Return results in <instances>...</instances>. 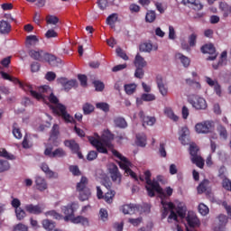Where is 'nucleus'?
Returning a JSON list of instances; mask_svg holds the SVG:
<instances>
[{
  "label": "nucleus",
  "instance_id": "1",
  "mask_svg": "<svg viewBox=\"0 0 231 231\" xmlns=\"http://www.w3.org/2000/svg\"><path fill=\"white\" fill-rule=\"evenodd\" d=\"M115 139V135L111 134L109 130L105 131L103 134V139L98 140L93 136H88V140L95 147L97 151V152H100L101 154H107V149H110L112 152V154L116 156V158H118L121 162H118V165L120 169H123L125 171V174L129 171L131 168V162L127 160L126 157L123 156L121 153L118 152V151L115 150V145L111 143V140Z\"/></svg>",
  "mask_w": 231,
  "mask_h": 231
},
{
  "label": "nucleus",
  "instance_id": "2",
  "mask_svg": "<svg viewBox=\"0 0 231 231\" xmlns=\"http://www.w3.org/2000/svg\"><path fill=\"white\" fill-rule=\"evenodd\" d=\"M10 82H14V84H18L19 87L23 89V91H29L31 93V96H32L33 98H36V100H44V94L48 93V90L50 89L49 86H42L39 88V92L33 90V87L32 85H24L19 79L17 78H11Z\"/></svg>",
  "mask_w": 231,
  "mask_h": 231
},
{
  "label": "nucleus",
  "instance_id": "3",
  "mask_svg": "<svg viewBox=\"0 0 231 231\" xmlns=\"http://www.w3.org/2000/svg\"><path fill=\"white\" fill-rule=\"evenodd\" d=\"M29 56L31 59H33V60H39V62H48V64L52 66V68L59 66V59L55 55L44 52L43 51L31 50L29 51Z\"/></svg>",
  "mask_w": 231,
  "mask_h": 231
},
{
  "label": "nucleus",
  "instance_id": "4",
  "mask_svg": "<svg viewBox=\"0 0 231 231\" xmlns=\"http://www.w3.org/2000/svg\"><path fill=\"white\" fill-rule=\"evenodd\" d=\"M151 176H152L151 171H144V180L147 185L145 189L148 192V196L150 198H154V196H156L154 192H158V194H162V196H165V193H163V189L160 186V183H158V181H152L151 180Z\"/></svg>",
  "mask_w": 231,
  "mask_h": 231
},
{
  "label": "nucleus",
  "instance_id": "5",
  "mask_svg": "<svg viewBox=\"0 0 231 231\" xmlns=\"http://www.w3.org/2000/svg\"><path fill=\"white\" fill-rule=\"evenodd\" d=\"M161 205L162 206V219H165V217H168V223H172L173 221H178V214L174 212V209L176 208V206H174V203L172 202H167L165 199H162ZM170 212V215H169Z\"/></svg>",
  "mask_w": 231,
  "mask_h": 231
},
{
  "label": "nucleus",
  "instance_id": "6",
  "mask_svg": "<svg viewBox=\"0 0 231 231\" xmlns=\"http://www.w3.org/2000/svg\"><path fill=\"white\" fill-rule=\"evenodd\" d=\"M51 109L52 110V113H54V115L61 116L66 124H77L75 118H73L71 115L68 114V111L66 110V106L58 103L56 106H51Z\"/></svg>",
  "mask_w": 231,
  "mask_h": 231
},
{
  "label": "nucleus",
  "instance_id": "7",
  "mask_svg": "<svg viewBox=\"0 0 231 231\" xmlns=\"http://www.w3.org/2000/svg\"><path fill=\"white\" fill-rule=\"evenodd\" d=\"M76 190L79 192L80 201H88L91 196V190L88 188V178L81 177L80 181L77 183Z\"/></svg>",
  "mask_w": 231,
  "mask_h": 231
},
{
  "label": "nucleus",
  "instance_id": "8",
  "mask_svg": "<svg viewBox=\"0 0 231 231\" xmlns=\"http://www.w3.org/2000/svg\"><path fill=\"white\" fill-rule=\"evenodd\" d=\"M214 121H204L198 123L195 125V131L199 134H208V133H212L214 131Z\"/></svg>",
  "mask_w": 231,
  "mask_h": 231
},
{
  "label": "nucleus",
  "instance_id": "9",
  "mask_svg": "<svg viewBox=\"0 0 231 231\" xmlns=\"http://www.w3.org/2000/svg\"><path fill=\"white\" fill-rule=\"evenodd\" d=\"M189 102L194 109H197V111H205V109L208 107L207 100L199 96H194Z\"/></svg>",
  "mask_w": 231,
  "mask_h": 231
},
{
  "label": "nucleus",
  "instance_id": "10",
  "mask_svg": "<svg viewBox=\"0 0 231 231\" xmlns=\"http://www.w3.org/2000/svg\"><path fill=\"white\" fill-rule=\"evenodd\" d=\"M77 210H79V203L72 202L67 206H63L61 211L65 214V217H63L64 221H69V219L75 216Z\"/></svg>",
  "mask_w": 231,
  "mask_h": 231
},
{
  "label": "nucleus",
  "instance_id": "11",
  "mask_svg": "<svg viewBox=\"0 0 231 231\" xmlns=\"http://www.w3.org/2000/svg\"><path fill=\"white\" fill-rule=\"evenodd\" d=\"M108 172L110 174V178L114 183L120 185L122 183V173L118 170V166L115 163H110L108 165Z\"/></svg>",
  "mask_w": 231,
  "mask_h": 231
},
{
  "label": "nucleus",
  "instance_id": "12",
  "mask_svg": "<svg viewBox=\"0 0 231 231\" xmlns=\"http://www.w3.org/2000/svg\"><path fill=\"white\" fill-rule=\"evenodd\" d=\"M203 53H208L210 55L207 58V60H216L217 59V52H216V47L212 43H207L200 48Z\"/></svg>",
  "mask_w": 231,
  "mask_h": 231
},
{
  "label": "nucleus",
  "instance_id": "13",
  "mask_svg": "<svg viewBox=\"0 0 231 231\" xmlns=\"http://www.w3.org/2000/svg\"><path fill=\"white\" fill-rule=\"evenodd\" d=\"M44 154L49 158H64V156H66V151L62 148H58L53 151L52 147H49L45 149Z\"/></svg>",
  "mask_w": 231,
  "mask_h": 231
},
{
  "label": "nucleus",
  "instance_id": "14",
  "mask_svg": "<svg viewBox=\"0 0 231 231\" xmlns=\"http://www.w3.org/2000/svg\"><path fill=\"white\" fill-rule=\"evenodd\" d=\"M181 4L185 6H189L192 8L196 12H199V10H203V4L199 0H182Z\"/></svg>",
  "mask_w": 231,
  "mask_h": 231
},
{
  "label": "nucleus",
  "instance_id": "15",
  "mask_svg": "<svg viewBox=\"0 0 231 231\" xmlns=\"http://www.w3.org/2000/svg\"><path fill=\"white\" fill-rule=\"evenodd\" d=\"M156 84H157V87H158V89H159L161 95L162 97H167V95L169 93V88L167 87V85H165L163 83V77L158 75L156 77Z\"/></svg>",
  "mask_w": 231,
  "mask_h": 231
},
{
  "label": "nucleus",
  "instance_id": "16",
  "mask_svg": "<svg viewBox=\"0 0 231 231\" xmlns=\"http://www.w3.org/2000/svg\"><path fill=\"white\" fill-rule=\"evenodd\" d=\"M24 209L29 214H34V216H39V214H42V208L39 205L27 204L24 207Z\"/></svg>",
  "mask_w": 231,
  "mask_h": 231
},
{
  "label": "nucleus",
  "instance_id": "17",
  "mask_svg": "<svg viewBox=\"0 0 231 231\" xmlns=\"http://www.w3.org/2000/svg\"><path fill=\"white\" fill-rule=\"evenodd\" d=\"M35 186L40 192H44L46 189H48V183L46 182V180L41 176H37L35 178Z\"/></svg>",
  "mask_w": 231,
  "mask_h": 231
},
{
  "label": "nucleus",
  "instance_id": "18",
  "mask_svg": "<svg viewBox=\"0 0 231 231\" xmlns=\"http://www.w3.org/2000/svg\"><path fill=\"white\" fill-rule=\"evenodd\" d=\"M122 210L123 213L130 214V216H132L140 210V206L134 204H125L123 206Z\"/></svg>",
  "mask_w": 231,
  "mask_h": 231
},
{
  "label": "nucleus",
  "instance_id": "19",
  "mask_svg": "<svg viewBox=\"0 0 231 231\" xmlns=\"http://www.w3.org/2000/svg\"><path fill=\"white\" fill-rule=\"evenodd\" d=\"M64 145L71 151L72 154L80 151V145H79V143H77L75 140H65Z\"/></svg>",
  "mask_w": 231,
  "mask_h": 231
},
{
  "label": "nucleus",
  "instance_id": "20",
  "mask_svg": "<svg viewBox=\"0 0 231 231\" xmlns=\"http://www.w3.org/2000/svg\"><path fill=\"white\" fill-rule=\"evenodd\" d=\"M218 226L214 227V231H223L225 230V226H226V224L228 223V217L226 215H219L218 216Z\"/></svg>",
  "mask_w": 231,
  "mask_h": 231
},
{
  "label": "nucleus",
  "instance_id": "21",
  "mask_svg": "<svg viewBox=\"0 0 231 231\" xmlns=\"http://www.w3.org/2000/svg\"><path fill=\"white\" fill-rule=\"evenodd\" d=\"M207 190H210V180L204 179L197 187V192L198 194H203Z\"/></svg>",
  "mask_w": 231,
  "mask_h": 231
},
{
  "label": "nucleus",
  "instance_id": "22",
  "mask_svg": "<svg viewBox=\"0 0 231 231\" xmlns=\"http://www.w3.org/2000/svg\"><path fill=\"white\" fill-rule=\"evenodd\" d=\"M69 221L74 223V225L81 224L83 226H89V220L83 216L72 217Z\"/></svg>",
  "mask_w": 231,
  "mask_h": 231
},
{
  "label": "nucleus",
  "instance_id": "23",
  "mask_svg": "<svg viewBox=\"0 0 231 231\" xmlns=\"http://www.w3.org/2000/svg\"><path fill=\"white\" fill-rule=\"evenodd\" d=\"M219 10L225 19L231 14V6L226 2L219 3Z\"/></svg>",
  "mask_w": 231,
  "mask_h": 231
},
{
  "label": "nucleus",
  "instance_id": "24",
  "mask_svg": "<svg viewBox=\"0 0 231 231\" xmlns=\"http://www.w3.org/2000/svg\"><path fill=\"white\" fill-rule=\"evenodd\" d=\"M12 32V25L7 21H0V33L3 35H8Z\"/></svg>",
  "mask_w": 231,
  "mask_h": 231
},
{
  "label": "nucleus",
  "instance_id": "25",
  "mask_svg": "<svg viewBox=\"0 0 231 231\" xmlns=\"http://www.w3.org/2000/svg\"><path fill=\"white\" fill-rule=\"evenodd\" d=\"M180 134V136L179 137V140L181 142L182 145H187L189 143L187 138L189 134H190L189 128L187 126L182 127Z\"/></svg>",
  "mask_w": 231,
  "mask_h": 231
},
{
  "label": "nucleus",
  "instance_id": "26",
  "mask_svg": "<svg viewBox=\"0 0 231 231\" xmlns=\"http://www.w3.org/2000/svg\"><path fill=\"white\" fill-rule=\"evenodd\" d=\"M41 169L43 172H45L46 176H48L49 178H59V174L50 170V166H48V164L44 162L42 163Z\"/></svg>",
  "mask_w": 231,
  "mask_h": 231
},
{
  "label": "nucleus",
  "instance_id": "27",
  "mask_svg": "<svg viewBox=\"0 0 231 231\" xmlns=\"http://www.w3.org/2000/svg\"><path fill=\"white\" fill-rule=\"evenodd\" d=\"M135 143L138 147H145L147 145V135L145 134H137Z\"/></svg>",
  "mask_w": 231,
  "mask_h": 231
},
{
  "label": "nucleus",
  "instance_id": "28",
  "mask_svg": "<svg viewBox=\"0 0 231 231\" xmlns=\"http://www.w3.org/2000/svg\"><path fill=\"white\" fill-rule=\"evenodd\" d=\"M117 21H118V14L113 13L112 14L107 16L106 24L110 26V28H115Z\"/></svg>",
  "mask_w": 231,
  "mask_h": 231
},
{
  "label": "nucleus",
  "instance_id": "29",
  "mask_svg": "<svg viewBox=\"0 0 231 231\" xmlns=\"http://www.w3.org/2000/svg\"><path fill=\"white\" fill-rule=\"evenodd\" d=\"M134 64L135 68H145V66H147V61H145V59H143V57H142V55L137 54L135 56Z\"/></svg>",
  "mask_w": 231,
  "mask_h": 231
},
{
  "label": "nucleus",
  "instance_id": "30",
  "mask_svg": "<svg viewBox=\"0 0 231 231\" xmlns=\"http://www.w3.org/2000/svg\"><path fill=\"white\" fill-rule=\"evenodd\" d=\"M114 125L119 129H125L127 127V121L124 117H116L114 119Z\"/></svg>",
  "mask_w": 231,
  "mask_h": 231
},
{
  "label": "nucleus",
  "instance_id": "31",
  "mask_svg": "<svg viewBox=\"0 0 231 231\" xmlns=\"http://www.w3.org/2000/svg\"><path fill=\"white\" fill-rule=\"evenodd\" d=\"M190 160L192 163L197 165L199 169H203V167H205V160H203L202 156L197 155L195 157H190Z\"/></svg>",
  "mask_w": 231,
  "mask_h": 231
},
{
  "label": "nucleus",
  "instance_id": "32",
  "mask_svg": "<svg viewBox=\"0 0 231 231\" xmlns=\"http://www.w3.org/2000/svg\"><path fill=\"white\" fill-rule=\"evenodd\" d=\"M185 82H186L187 86H189L192 89H195V90L201 89V83H199L194 79H186Z\"/></svg>",
  "mask_w": 231,
  "mask_h": 231
},
{
  "label": "nucleus",
  "instance_id": "33",
  "mask_svg": "<svg viewBox=\"0 0 231 231\" xmlns=\"http://www.w3.org/2000/svg\"><path fill=\"white\" fill-rule=\"evenodd\" d=\"M116 192L115 190H108L107 192L103 195V199L106 201V203H108V205H111L113 203V199L116 196Z\"/></svg>",
  "mask_w": 231,
  "mask_h": 231
},
{
  "label": "nucleus",
  "instance_id": "34",
  "mask_svg": "<svg viewBox=\"0 0 231 231\" xmlns=\"http://www.w3.org/2000/svg\"><path fill=\"white\" fill-rule=\"evenodd\" d=\"M176 59H180V60L182 66H184V68H189V66H190V59H189V57H187L181 53H177Z\"/></svg>",
  "mask_w": 231,
  "mask_h": 231
},
{
  "label": "nucleus",
  "instance_id": "35",
  "mask_svg": "<svg viewBox=\"0 0 231 231\" xmlns=\"http://www.w3.org/2000/svg\"><path fill=\"white\" fill-rule=\"evenodd\" d=\"M217 131L223 140H226L228 138V133L226 132V128L223 125H218L217 126Z\"/></svg>",
  "mask_w": 231,
  "mask_h": 231
},
{
  "label": "nucleus",
  "instance_id": "36",
  "mask_svg": "<svg viewBox=\"0 0 231 231\" xmlns=\"http://www.w3.org/2000/svg\"><path fill=\"white\" fill-rule=\"evenodd\" d=\"M176 213L178 214L179 217H180V219H185L187 216V207L179 205L176 208Z\"/></svg>",
  "mask_w": 231,
  "mask_h": 231
},
{
  "label": "nucleus",
  "instance_id": "37",
  "mask_svg": "<svg viewBox=\"0 0 231 231\" xmlns=\"http://www.w3.org/2000/svg\"><path fill=\"white\" fill-rule=\"evenodd\" d=\"M225 64H226V51H224L221 53V59L219 60L217 64H213V68H214V69H219V67L225 66Z\"/></svg>",
  "mask_w": 231,
  "mask_h": 231
},
{
  "label": "nucleus",
  "instance_id": "38",
  "mask_svg": "<svg viewBox=\"0 0 231 231\" xmlns=\"http://www.w3.org/2000/svg\"><path fill=\"white\" fill-rule=\"evenodd\" d=\"M82 110L84 115H91V113L95 111V106L91 105V103H85L82 106Z\"/></svg>",
  "mask_w": 231,
  "mask_h": 231
},
{
  "label": "nucleus",
  "instance_id": "39",
  "mask_svg": "<svg viewBox=\"0 0 231 231\" xmlns=\"http://www.w3.org/2000/svg\"><path fill=\"white\" fill-rule=\"evenodd\" d=\"M140 51H143L144 53H151L152 51V44L149 42L142 43L139 46Z\"/></svg>",
  "mask_w": 231,
  "mask_h": 231
},
{
  "label": "nucleus",
  "instance_id": "40",
  "mask_svg": "<svg viewBox=\"0 0 231 231\" xmlns=\"http://www.w3.org/2000/svg\"><path fill=\"white\" fill-rule=\"evenodd\" d=\"M156 21V12L150 10L146 13L145 22L146 23H154Z\"/></svg>",
  "mask_w": 231,
  "mask_h": 231
},
{
  "label": "nucleus",
  "instance_id": "41",
  "mask_svg": "<svg viewBox=\"0 0 231 231\" xmlns=\"http://www.w3.org/2000/svg\"><path fill=\"white\" fill-rule=\"evenodd\" d=\"M0 157L5 158L6 160H15V156L14 154H10L5 148L0 149Z\"/></svg>",
  "mask_w": 231,
  "mask_h": 231
},
{
  "label": "nucleus",
  "instance_id": "42",
  "mask_svg": "<svg viewBox=\"0 0 231 231\" xmlns=\"http://www.w3.org/2000/svg\"><path fill=\"white\" fill-rule=\"evenodd\" d=\"M125 91L126 95H133V93H134V91H136V84H134V83L125 84Z\"/></svg>",
  "mask_w": 231,
  "mask_h": 231
},
{
  "label": "nucleus",
  "instance_id": "43",
  "mask_svg": "<svg viewBox=\"0 0 231 231\" xmlns=\"http://www.w3.org/2000/svg\"><path fill=\"white\" fill-rule=\"evenodd\" d=\"M14 212H15L16 219H18V221H23V219L26 217V211H24L23 208L14 209Z\"/></svg>",
  "mask_w": 231,
  "mask_h": 231
},
{
  "label": "nucleus",
  "instance_id": "44",
  "mask_svg": "<svg viewBox=\"0 0 231 231\" xmlns=\"http://www.w3.org/2000/svg\"><path fill=\"white\" fill-rule=\"evenodd\" d=\"M10 171V162L6 160H0V172Z\"/></svg>",
  "mask_w": 231,
  "mask_h": 231
},
{
  "label": "nucleus",
  "instance_id": "45",
  "mask_svg": "<svg viewBox=\"0 0 231 231\" xmlns=\"http://www.w3.org/2000/svg\"><path fill=\"white\" fill-rule=\"evenodd\" d=\"M42 226L45 230H53L55 228V223L50 219H45L42 221Z\"/></svg>",
  "mask_w": 231,
  "mask_h": 231
},
{
  "label": "nucleus",
  "instance_id": "46",
  "mask_svg": "<svg viewBox=\"0 0 231 231\" xmlns=\"http://www.w3.org/2000/svg\"><path fill=\"white\" fill-rule=\"evenodd\" d=\"M156 123V118L150 117V116H144L143 117V125L145 127V125H154Z\"/></svg>",
  "mask_w": 231,
  "mask_h": 231
},
{
  "label": "nucleus",
  "instance_id": "47",
  "mask_svg": "<svg viewBox=\"0 0 231 231\" xmlns=\"http://www.w3.org/2000/svg\"><path fill=\"white\" fill-rule=\"evenodd\" d=\"M76 86H77L76 79L67 80V83H65V86H63V89L65 91H69V89H72V88H76Z\"/></svg>",
  "mask_w": 231,
  "mask_h": 231
},
{
  "label": "nucleus",
  "instance_id": "48",
  "mask_svg": "<svg viewBox=\"0 0 231 231\" xmlns=\"http://www.w3.org/2000/svg\"><path fill=\"white\" fill-rule=\"evenodd\" d=\"M199 212L201 216H207L210 212V209L204 203H200L199 205Z\"/></svg>",
  "mask_w": 231,
  "mask_h": 231
},
{
  "label": "nucleus",
  "instance_id": "49",
  "mask_svg": "<svg viewBox=\"0 0 231 231\" xmlns=\"http://www.w3.org/2000/svg\"><path fill=\"white\" fill-rule=\"evenodd\" d=\"M97 109H100L101 111H104V113H109V104L100 102L96 104Z\"/></svg>",
  "mask_w": 231,
  "mask_h": 231
},
{
  "label": "nucleus",
  "instance_id": "50",
  "mask_svg": "<svg viewBox=\"0 0 231 231\" xmlns=\"http://www.w3.org/2000/svg\"><path fill=\"white\" fill-rule=\"evenodd\" d=\"M116 53L117 54V57H120V59H123V60H129V56L122 50V48H117L116 50Z\"/></svg>",
  "mask_w": 231,
  "mask_h": 231
},
{
  "label": "nucleus",
  "instance_id": "51",
  "mask_svg": "<svg viewBox=\"0 0 231 231\" xmlns=\"http://www.w3.org/2000/svg\"><path fill=\"white\" fill-rule=\"evenodd\" d=\"M164 113H165V115H167V116H169V118H171V120H173V122H178L179 117H178V116H176V115L174 114V112L172 111V109L167 108V109H165Z\"/></svg>",
  "mask_w": 231,
  "mask_h": 231
},
{
  "label": "nucleus",
  "instance_id": "52",
  "mask_svg": "<svg viewBox=\"0 0 231 231\" xmlns=\"http://www.w3.org/2000/svg\"><path fill=\"white\" fill-rule=\"evenodd\" d=\"M196 41H198V34L192 33L188 38V42L191 48H194L196 46Z\"/></svg>",
  "mask_w": 231,
  "mask_h": 231
},
{
  "label": "nucleus",
  "instance_id": "53",
  "mask_svg": "<svg viewBox=\"0 0 231 231\" xmlns=\"http://www.w3.org/2000/svg\"><path fill=\"white\" fill-rule=\"evenodd\" d=\"M199 151V148H198V146L194 145V144H191L189 145V154H190V158H194L196 156H199L198 154Z\"/></svg>",
  "mask_w": 231,
  "mask_h": 231
},
{
  "label": "nucleus",
  "instance_id": "54",
  "mask_svg": "<svg viewBox=\"0 0 231 231\" xmlns=\"http://www.w3.org/2000/svg\"><path fill=\"white\" fill-rule=\"evenodd\" d=\"M142 100L144 102H152V100H156V96L153 94H143L141 96Z\"/></svg>",
  "mask_w": 231,
  "mask_h": 231
},
{
  "label": "nucleus",
  "instance_id": "55",
  "mask_svg": "<svg viewBox=\"0 0 231 231\" xmlns=\"http://www.w3.org/2000/svg\"><path fill=\"white\" fill-rule=\"evenodd\" d=\"M145 75V71L143 70V68L136 67L134 77L135 79H143V76Z\"/></svg>",
  "mask_w": 231,
  "mask_h": 231
},
{
  "label": "nucleus",
  "instance_id": "56",
  "mask_svg": "<svg viewBox=\"0 0 231 231\" xmlns=\"http://www.w3.org/2000/svg\"><path fill=\"white\" fill-rule=\"evenodd\" d=\"M26 42H27V44L32 46V44L39 42V39L37 38L36 35H29L26 37Z\"/></svg>",
  "mask_w": 231,
  "mask_h": 231
},
{
  "label": "nucleus",
  "instance_id": "57",
  "mask_svg": "<svg viewBox=\"0 0 231 231\" xmlns=\"http://www.w3.org/2000/svg\"><path fill=\"white\" fill-rule=\"evenodd\" d=\"M97 5L99 8V10H106L107 8L109 2L107 0H97Z\"/></svg>",
  "mask_w": 231,
  "mask_h": 231
},
{
  "label": "nucleus",
  "instance_id": "58",
  "mask_svg": "<svg viewBox=\"0 0 231 231\" xmlns=\"http://www.w3.org/2000/svg\"><path fill=\"white\" fill-rule=\"evenodd\" d=\"M46 216H51V217H53V219H62L64 217H62V215L57 213V211L55 210H51L46 212Z\"/></svg>",
  "mask_w": 231,
  "mask_h": 231
},
{
  "label": "nucleus",
  "instance_id": "59",
  "mask_svg": "<svg viewBox=\"0 0 231 231\" xmlns=\"http://www.w3.org/2000/svg\"><path fill=\"white\" fill-rule=\"evenodd\" d=\"M60 134L59 125L55 124L51 131V138H57Z\"/></svg>",
  "mask_w": 231,
  "mask_h": 231
},
{
  "label": "nucleus",
  "instance_id": "60",
  "mask_svg": "<svg viewBox=\"0 0 231 231\" xmlns=\"http://www.w3.org/2000/svg\"><path fill=\"white\" fill-rule=\"evenodd\" d=\"M45 37L46 39H54L55 37H59V33L55 30L51 29L46 32Z\"/></svg>",
  "mask_w": 231,
  "mask_h": 231
},
{
  "label": "nucleus",
  "instance_id": "61",
  "mask_svg": "<svg viewBox=\"0 0 231 231\" xmlns=\"http://www.w3.org/2000/svg\"><path fill=\"white\" fill-rule=\"evenodd\" d=\"M93 84H94V88H96V91H104V88H105L104 82L99 80H95Z\"/></svg>",
  "mask_w": 231,
  "mask_h": 231
},
{
  "label": "nucleus",
  "instance_id": "62",
  "mask_svg": "<svg viewBox=\"0 0 231 231\" xmlns=\"http://www.w3.org/2000/svg\"><path fill=\"white\" fill-rule=\"evenodd\" d=\"M14 231H28V226L19 223L14 226Z\"/></svg>",
  "mask_w": 231,
  "mask_h": 231
},
{
  "label": "nucleus",
  "instance_id": "63",
  "mask_svg": "<svg viewBox=\"0 0 231 231\" xmlns=\"http://www.w3.org/2000/svg\"><path fill=\"white\" fill-rule=\"evenodd\" d=\"M69 171L73 174V176H80V170L79 169V166L77 165H71L69 166Z\"/></svg>",
  "mask_w": 231,
  "mask_h": 231
},
{
  "label": "nucleus",
  "instance_id": "64",
  "mask_svg": "<svg viewBox=\"0 0 231 231\" xmlns=\"http://www.w3.org/2000/svg\"><path fill=\"white\" fill-rule=\"evenodd\" d=\"M47 23L48 24H57V23H59V17L49 15L47 16Z\"/></svg>",
  "mask_w": 231,
  "mask_h": 231
}]
</instances>
